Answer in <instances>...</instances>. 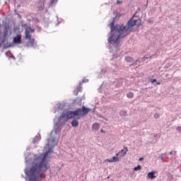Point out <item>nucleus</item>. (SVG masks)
Listing matches in <instances>:
<instances>
[{
    "label": "nucleus",
    "mask_w": 181,
    "mask_h": 181,
    "mask_svg": "<svg viewBox=\"0 0 181 181\" xmlns=\"http://www.w3.org/2000/svg\"><path fill=\"white\" fill-rule=\"evenodd\" d=\"M42 8H45V4H43V7Z\"/></svg>",
    "instance_id": "nucleus-23"
},
{
    "label": "nucleus",
    "mask_w": 181,
    "mask_h": 181,
    "mask_svg": "<svg viewBox=\"0 0 181 181\" xmlns=\"http://www.w3.org/2000/svg\"><path fill=\"white\" fill-rule=\"evenodd\" d=\"M127 97L128 98H134V93H128L127 94Z\"/></svg>",
    "instance_id": "nucleus-12"
},
{
    "label": "nucleus",
    "mask_w": 181,
    "mask_h": 181,
    "mask_svg": "<svg viewBox=\"0 0 181 181\" xmlns=\"http://www.w3.org/2000/svg\"><path fill=\"white\" fill-rule=\"evenodd\" d=\"M119 155V153H116V156H113L111 159H106V161L109 162L110 163L113 162H119V158H118Z\"/></svg>",
    "instance_id": "nucleus-4"
},
{
    "label": "nucleus",
    "mask_w": 181,
    "mask_h": 181,
    "mask_svg": "<svg viewBox=\"0 0 181 181\" xmlns=\"http://www.w3.org/2000/svg\"><path fill=\"white\" fill-rule=\"evenodd\" d=\"M141 169H142V167H141V165H138L134 168V170H141Z\"/></svg>",
    "instance_id": "nucleus-13"
},
{
    "label": "nucleus",
    "mask_w": 181,
    "mask_h": 181,
    "mask_svg": "<svg viewBox=\"0 0 181 181\" xmlns=\"http://www.w3.org/2000/svg\"><path fill=\"white\" fill-rule=\"evenodd\" d=\"M81 90H82L81 86H80V85L78 86L75 88V90H74V95H78V93H81Z\"/></svg>",
    "instance_id": "nucleus-6"
},
{
    "label": "nucleus",
    "mask_w": 181,
    "mask_h": 181,
    "mask_svg": "<svg viewBox=\"0 0 181 181\" xmlns=\"http://www.w3.org/2000/svg\"><path fill=\"white\" fill-rule=\"evenodd\" d=\"M57 1L59 0H52L50 2V5L52 6L54 5V4H57Z\"/></svg>",
    "instance_id": "nucleus-14"
},
{
    "label": "nucleus",
    "mask_w": 181,
    "mask_h": 181,
    "mask_svg": "<svg viewBox=\"0 0 181 181\" xmlns=\"http://www.w3.org/2000/svg\"><path fill=\"white\" fill-rule=\"evenodd\" d=\"M139 160H144V158H140Z\"/></svg>",
    "instance_id": "nucleus-21"
},
{
    "label": "nucleus",
    "mask_w": 181,
    "mask_h": 181,
    "mask_svg": "<svg viewBox=\"0 0 181 181\" xmlns=\"http://www.w3.org/2000/svg\"><path fill=\"white\" fill-rule=\"evenodd\" d=\"M100 131H101V132H105L104 130H103V129H101Z\"/></svg>",
    "instance_id": "nucleus-22"
},
{
    "label": "nucleus",
    "mask_w": 181,
    "mask_h": 181,
    "mask_svg": "<svg viewBox=\"0 0 181 181\" xmlns=\"http://www.w3.org/2000/svg\"><path fill=\"white\" fill-rule=\"evenodd\" d=\"M117 4H122V1H119V0H117Z\"/></svg>",
    "instance_id": "nucleus-19"
},
{
    "label": "nucleus",
    "mask_w": 181,
    "mask_h": 181,
    "mask_svg": "<svg viewBox=\"0 0 181 181\" xmlns=\"http://www.w3.org/2000/svg\"><path fill=\"white\" fill-rule=\"evenodd\" d=\"M136 23L137 26H141V21L139 19H134V16L127 22L128 28L123 25H114V22H112L110 23V29L113 34L109 37L110 43H117L119 39L129 35L131 33V28L135 26Z\"/></svg>",
    "instance_id": "nucleus-1"
},
{
    "label": "nucleus",
    "mask_w": 181,
    "mask_h": 181,
    "mask_svg": "<svg viewBox=\"0 0 181 181\" xmlns=\"http://www.w3.org/2000/svg\"><path fill=\"white\" fill-rule=\"evenodd\" d=\"M93 129L97 131L100 128V124L98 123H94L92 126Z\"/></svg>",
    "instance_id": "nucleus-9"
},
{
    "label": "nucleus",
    "mask_w": 181,
    "mask_h": 181,
    "mask_svg": "<svg viewBox=\"0 0 181 181\" xmlns=\"http://www.w3.org/2000/svg\"><path fill=\"white\" fill-rule=\"evenodd\" d=\"M157 84H160V83H158Z\"/></svg>",
    "instance_id": "nucleus-24"
},
{
    "label": "nucleus",
    "mask_w": 181,
    "mask_h": 181,
    "mask_svg": "<svg viewBox=\"0 0 181 181\" xmlns=\"http://www.w3.org/2000/svg\"><path fill=\"white\" fill-rule=\"evenodd\" d=\"M71 125H72V127H74V128L78 127V121H77V120H74V121L71 122Z\"/></svg>",
    "instance_id": "nucleus-10"
},
{
    "label": "nucleus",
    "mask_w": 181,
    "mask_h": 181,
    "mask_svg": "<svg viewBox=\"0 0 181 181\" xmlns=\"http://www.w3.org/2000/svg\"><path fill=\"white\" fill-rule=\"evenodd\" d=\"M177 131H178L179 132H181V127H177Z\"/></svg>",
    "instance_id": "nucleus-18"
},
{
    "label": "nucleus",
    "mask_w": 181,
    "mask_h": 181,
    "mask_svg": "<svg viewBox=\"0 0 181 181\" xmlns=\"http://www.w3.org/2000/svg\"><path fill=\"white\" fill-rule=\"evenodd\" d=\"M151 83H155V82H156V79H151Z\"/></svg>",
    "instance_id": "nucleus-20"
},
{
    "label": "nucleus",
    "mask_w": 181,
    "mask_h": 181,
    "mask_svg": "<svg viewBox=\"0 0 181 181\" xmlns=\"http://www.w3.org/2000/svg\"><path fill=\"white\" fill-rule=\"evenodd\" d=\"M4 42H5V40L0 38V45H2V43H4Z\"/></svg>",
    "instance_id": "nucleus-15"
},
{
    "label": "nucleus",
    "mask_w": 181,
    "mask_h": 181,
    "mask_svg": "<svg viewBox=\"0 0 181 181\" xmlns=\"http://www.w3.org/2000/svg\"><path fill=\"white\" fill-rule=\"evenodd\" d=\"M13 43L21 45V43H22V36L21 35H18L16 37H15L13 38Z\"/></svg>",
    "instance_id": "nucleus-5"
},
{
    "label": "nucleus",
    "mask_w": 181,
    "mask_h": 181,
    "mask_svg": "<svg viewBox=\"0 0 181 181\" xmlns=\"http://www.w3.org/2000/svg\"><path fill=\"white\" fill-rule=\"evenodd\" d=\"M155 173H156V172L155 171H152L148 173V177L149 179H155V177H156V176H155Z\"/></svg>",
    "instance_id": "nucleus-8"
},
{
    "label": "nucleus",
    "mask_w": 181,
    "mask_h": 181,
    "mask_svg": "<svg viewBox=\"0 0 181 181\" xmlns=\"http://www.w3.org/2000/svg\"><path fill=\"white\" fill-rule=\"evenodd\" d=\"M7 35H8V30H6V32L4 33V39H5V37H6V36H7Z\"/></svg>",
    "instance_id": "nucleus-16"
},
{
    "label": "nucleus",
    "mask_w": 181,
    "mask_h": 181,
    "mask_svg": "<svg viewBox=\"0 0 181 181\" xmlns=\"http://www.w3.org/2000/svg\"><path fill=\"white\" fill-rule=\"evenodd\" d=\"M154 118H159V114H158V113L155 114Z\"/></svg>",
    "instance_id": "nucleus-17"
},
{
    "label": "nucleus",
    "mask_w": 181,
    "mask_h": 181,
    "mask_svg": "<svg viewBox=\"0 0 181 181\" xmlns=\"http://www.w3.org/2000/svg\"><path fill=\"white\" fill-rule=\"evenodd\" d=\"M47 147H45V149H46Z\"/></svg>",
    "instance_id": "nucleus-25"
},
{
    "label": "nucleus",
    "mask_w": 181,
    "mask_h": 181,
    "mask_svg": "<svg viewBox=\"0 0 181 181\" xmlns=\"http://www.w3.org/2000/svg\"><path fill=\"white\" fill-rule=\"evenodd\" d=\"M126 62H128L129 63H132L134 62V59H132L130 57H127L125 58Z\"/></svg>",
    "instance_id": "nucleus-11"
},
{
    "label": "nucleus",
    "mask_w": 181,
    "mask_h": 181,
    "mask_svg": "<svg viewBox=\"0 0 181 181\" xmlns=\"http://www.w3.org/2000/svg\"><path fill=\"white\" fill-rule=\"evenodd\" d=\"M91 111V109L85 107L84 106L82 108H79L76 111H67L66 112H63L60 116V118H64L65 119L69 120L71 118H76V119H80L81 117H84V115H87L89 112Z\"/></svg>",
    "instance_id": "nucleus-2"
},
{
    "label": "nucleus",
    "mask_w": 181,
    "mask_h": 181,
    "mask_svg": "<svg viewBox=\"0 0 181 181\" xmlns=\"http://www.w3.org/2000/svg\"><path fill=\"white\" fill-rule=\"evenodd\" d=\"M33 32H35V30L30 28H27L25 29V39L28 40V42L31 45H33L35 43V38H32V35H30V33H33Z\"/></svg>",
    "instance_id": "nucleus-3"
},
{
    "label": "nucleus",
    "mask_w": 181,
    "mask_h": 181,
    "mask_svg": "<svg viewBox=\"0 0 181 181\" xmlns=\"http://www.w3.org/2000/svg\"><path fill=\"white\" fill-rule=\"evenodd\" d=\"M124 148L125 150L122 149V150L120 151L119 153H119V155L120 153V156H122V157H124V156L127 153V152H128V148L127 147L124 146Z\"/></svg>",
    "instance_id": "nucleus-7"
}]
</instances>
